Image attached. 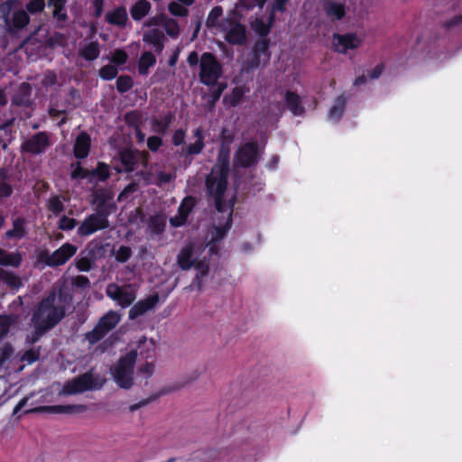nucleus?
Returning <instances> with one entry per match:
<instances>
[{
	"label": "nucleus",
	"mask_w": 462,
	"mask_h": 462,
	"mask_svg": "<svg viewBox=\"0 0 462 462\" xmlns=\"http://www.w3.org/2000/svg\"><path fill=\"white\" fill-rule=\"evenodd\" d=\"M105 20L110 25L117 26L121 29L125 28L129 21L125 6L120 5L108 11L106 14Z\"/></svg>",
	"instance_id": "4be33fe9"
},
{
	"label": "nucleus",
	"mask_w": 462,
	"mask_h": 462,
	"mask_svg": "<svg viewBox=\"0 0 462 462\" xmlns=\"http://www.w3.org/2000/svg\"><path fill=\"white\" fill-rule=\"evenodd\" d=\"M78 247L70 243H65L52 254L42 250L39 254V261L47 266L56 268L65 264L77 253Z\"/></svg>",
	"instance_id": "9d476101"
},
{
	"label": "nucleus",
	"mask_w": 462,
	"mask_h": 462,
	"mask_svg": "<svg viewBox=\"0 0 462 462\" xmlns=\"http://www.w3.org/2000/svg\"><path fill=\"white\" fill-rule=\"evenodd\" d=\"M197 259L194 258V246L192 244L183 247L178 256L177 262L181 270L188 271L195 264Z\"/></svg>",
	"instance_id": "393cba45"
},
{
	"label": "nucleus",
	"mask_w": 462,
	"mask_h": 462,
	"mask_svg": "<svg viewBox=\"0 0 462 462\" xmlns=\"http://www.w3.org/2000/svg\"><path fill=\"white\" fill-rule=\"evenodd\" d=\"M193 266L195 267V269L198 272L195 276V281L197 282L199 289L200 290L201 284H202V279L208 275V273L209 272V266L205 259L200 260V261L196 260L195 264Z\"/></svg>",
	"instance_id": "a18cd8bd"
},
{
	"label": "nucleus",
	"mask_w": 462,
	"mask_h": 462,
	"mask_svg": "<svg viewBox=\"0 0 462 462\" xmlns=\"http://www.w3.org/2000/svg\"><path fill=\"white\" fill-rule=\"evenodd\" d=\"M114 192L110 189L99 188L92 194L91 205L94 207L95 213L106 218L117 210L116 203L114 199Z\"/></svg>",
	"instance_id": "9b49d317"
},
{
	"label": "nucleus",
	"mask_w": 462,
	"mask_h": 462,
	"mask_svg": "<svg viewBox=\"0 0 462 462\" xmlns=\"http://www.w3.org/2000/svg\"><path fill=\"white\" fill-rule=\"evenodd\" d=\"M27 235L26 219L23 217H17L13 219V228L5 233V238L7 240H21Z\"/></svg>",
	"instance_id": "b1692460"
},
{
	"label": "nucleus",
	"mask_w": 462,
	"mask_h": 462,
	"mask_svg": "<svg viewBox=\"0 0 462 462\" xmlns=\"http://www.w3.org/2000/svg\"><path fill=\"white\" fill-rule=\"evenodd\" d=\"M71 168H73V170L70 173V178L74 180L96 177L98 181L104 182L110 178L109 166L103 162H98L97 167L91 171L83 168L79 162L71 163Z\"/></svg>",
	"instance_id": "f8f14e48"
},
{
	"label": "nucleus",
	"mask_w": 462,
	"mask_h": 462,
	"mask_svg": "<svg viewBox=\"0 0 462 462\" xmlns=\"http://www.w3.org/2000/svg\"><path fill=\"white\" fill-rule=\"evenodd\" d=\"M175 121V113L169 111L167 114L160 116V118H153L152 125L154 127L155 132L164 135L168 133L171 125Z\"/></svg>",
	"instance_id": "c85d7f7f"
},
{
	"label": "nucleus",
	"mask_w": 462,
	"mask_h": 462,
	"mask_svg": "<svg viewBox=\"0 0 462 462\" xmlns=\"http://www.w3.org/2000/svg\"><path fill=\"white\" fill-rule=\"evenodd\" d=\"M147 148L152 152H157L163 144L162 138L158 135H152L147 138Z\"/></svg>",
	"instance_id": "052dcab7"
},
{
	"label": "nucleus",
	"mask_w": 462,
	"mask_h": 462,
	"mask_svg": "<svg viewBox=\"0 0 462 462\" xmlns=\"http://www.w3.org/2000/svg\"><path fill=\"white\" fill-rule=\"evenodd\" d=\"M51 142L47 132H38L21 144V152L32 155H39L44 153L51 146Z\"/></svg>",
	"instance_id": "ddd939ff"
},
{
	"label": "nucleus",
	"mask_w": 462,
	"mask_h": 462,
	"mask_svg": "<svg viewBox=\"0 0 462 462\" xmlns=\"http://www.w3.org/2000/svg\"><path fill=\"white\" fill-rule=\"evenodd\" d=\"M156 63V57L151 51H144L138 60V72L146 76L149 69Z\"/></svg>",
	"instance_id": "58836bf2"
},
{
	"label": "nucleus",
	"mask_w": 462,
	"mask_h": 462,
	"mask_svg": "<svg viewBox=\"0 0 462 462\" xmlns=\"http://www.w3.org/2000/svg\"><path fill=\"white\" fill-rule=\"evenodd\" d=\"M0 281L13 290H18L23 286V282L19 275L3 268H0Z\"/></svg>",
	"instance_id": "72a5a7b5"
},
{
	"label": "nucleus",
	"mask_w": 462,
	"mask_h": 462,
	"mask_svg": "<svg viewBox=\"0 0 462 462\" xmlns=\"http://www.w3.org/2000/svg\"><path fill=\"white\" fill-rule=\"evenodd\" d=\"M123 287L116 283H110L106 286V293L109 298L116 301Z\"/></svg>",
	"instance_id": "774afa93"
},
{
	"label": "nucleus",
	"mask_w": 462,
	"mask_h": 462,
	"mask_svg": "<svg viewBox=\"0 0 462 462\" xmlns=\"http://www.w3.org/2000/svg\"><path fill=\"white\" fill-rule=\"evenodd\" d=\"M134 86V81L131 76L129 75H121L116 79V90L120 94L126 93L129 91Z\"/></svg>",
	"instance_id": "3c124183"
},
{
	"label": "nucleus",
	"mask_w": 462,
	"mask_h": 462,
	"mask_svg": "<svg viewBox=\"0 0 462 462\" xmlns=\"http://www.w3.org/2000/svg\"><path fill=\"white\" fill-rule=\"evenodd\" d=\"M22 261L23 258L20 253H9L5 249L0 248V265L19 267Z\"/></svg>",
	"instance_id": "c9c22d12"
},
{
	"label": "nucleus",
	"mask_w": 462,
	"mask_h": 462,
	"mask_svg": "<svg viewBox=\"0 0 462 462\" xmlns=\"http://www.w3.org/2000/svg\"><path fill=\"white\" fill-rule=\"evenodd\" d=\"M320 5L326 17L332 23L342 21L346 15L345 3L335 0H321Z\"/></svg>",
	"instance_id": "a211bd4d"
},
{
	"label": "nucleus",
	"mask_w": 462,
	"mask_h": 462,
	"mask_svg": "<svg viewBox=\"0 0 462 462\" xmlns=\"http://www.w3.org/2000/svg\"><path fill=\"white\" fill-rule=\"evenodd\" d=\"M119 161L123 170H117L118 172H133L141 164L147 168L150 161V154L147 151H140L135 148H123L119 152Z\"/></svg>",
	"instance_id": "6e6552de"
},
{
	"label": "nucleus",
	"mask_w": 462,
	"mask_h": 462,
	"mask_svg": "<svg viewBox=\"0 0 462 462\" xmlns=\"http://www.w3.org/2000/svg\"><path fill=\"white\" fill-rule=\"evenodd\" d=\"M30 23V17L27 12L24 10H17L13 14L12 26L9 27L8 31L13 32L14 30L19 31L25 28Z\"/></svg>",
	"instance_id": "4c0bfd02"
},
{
	"label": "nucleus",
	"mask_w": 462,
	"mask_h": 462,
	"mask_svg": "<svg viewBox=\"0 0 462 462\" xmlns=\"http://www.w3.org/2000/svg\"><path fill=\"white\" fill-rule=\"evenodd\" d=\"M166 227V218L162 214H156L150 217L148 228L152 236H161L164 233Z\"/></svg>",
	"instance_id": "473e14b6"
},
{
	"label": "nucleus",
	"mask_w": 462,
	"mask_h": 462,
	"mask_svg": "<svg viewBox=\"0 0 462 462\" xmlns=\"http://www.w3.org/2000/svg\"><path fill=\"white\" fill-rule=\"evenodd\" d=\"M10 125L11 124H4L0 125V132H2V134H0V143L4 151H6L8 145L11 143V138L7 142L5 140V137H11L12 135V131L9 129Z\"/></svg>",
	"instance_id": "bf43d9fd"
},
{
	"label": "nucleus",
	"mask_w": 462,
	"mask_h": 462,
	"mask_svg": "<svg viewBox=\"0 0 462 462\" xmlns=\"http://www.w3.org/2000/svg\"><path fill=\"white\" fill-rule=\"evenodd\" d=\"M223 15V8L220 5L214 6L208 14L206 26L209 29L217 25L218 19Z\"/></svg>",
	"instance_id": "8fccbe9b"
},
{
	"label": "nucleus",
	"mask_w": 462,
	"mask_h": 462,
	"mask_svg": "<svg viewBox=\"0 0 462 462\" xmlns=\"http://www.w3.org/2000/svg\"><path fill=\"white\" fill-rule=\"evenodd\" d=\"M159 300L160 297L158 293H153L152 295L147 296L143 300H138L130 309L128 313L129 319L132 320L136 319L137 318L144 315L149 310H153L159 303Z\"/></svg>",
	"instance_id": "6ab92c4d"
},
{
	"label": "nucleus",
	"mask_w": 462,
	"mask_h": 462,
	"mask_svg": "<svg viewBox=\"0 0 462 462\" xmlns=\"http://www.w3.org/2000/svg\"><path fill=\"white\" fill-rule=\"evenodd\" d=\"M125 125L131 128H138L143 124V116L140 111L132 110L124 116Z\"/></svg>",
	"instance_id": "c03bdc74"
},
{
	"label": "nucleus",
	"mask_w": 462,
	"mask_h": 462,
	"mask_svg": "<svg viewBox=\"0 0 462 462\" xmlns=\"http://www.w3.org/2000/svg\"><path fill=\"white\" fill-rule=\"evenodd\" d=\"M39 357H40L39 349L35 350L33 348H30L23 354L21 359H22V361H25L28 364H32V363L36 362L39 359Z\"/></svg>",
	"instance_id": "69168bd1"
},
{
	"label": "nucleus",
	"mask_w": 462,
	"mask_h": 462,
	"mask_svg": "<svg viewBox=\"0 0 462 462\" xmlns=\"http://www.w3.org/2000/svg\"><path fill=\"white\" fill-rule=\"evenodd\" d=\"M462 25V14L456 15L442 23V27L447 31L455 30Z\"/></svg>",
	"instance_id": "0e129e2a"
},
{
	"label": "nucleus",
	"mask_w": 462,
	"mask_h": 462,
	"mask_svg": "<svg viewBox=\"0 0 462 462\" xmlns=\"http://www.w3.org/2000/svg\"><path fill=\"white\" fill-rule=\"evenodd\" d=\"M137 353L129 351L122 356L117 363L111 368V374L117 385L123 389H130L134 383V369L136 363Z\"/></svg>",
	"instance_id": "7ed1b4c3"
},
{
	"label": "nucleus",
	"mask_w": 462,
	"mask_h": 462,
	"mask_svg": "<svg viewBox=\"0 0 462 462\" xmlns=\"http://www.w3.org/2000/svg\"><path fill=\"white\" fill-rule=\"evenodd\" d=\"M49 409L59 413H79L86 411V406L82 404L55 405Z\"/></svg>",
	"instance_id": "09e8293b"
},
{
	"label": "nucleus",
	"mask_w": 462,
	"mask_h": 462,
	"mask_svg": "<svg viewBox=\"0 0 462 462\" xmlns=\"http://www.w3.org/2000/svg\"><path fill=\"white\" fill-rule=\"evenodd\" d=\"M168 11L171 14L177 17H186L189 14V10L177 2H171L168 5Z\"/></svg>",
	"instance_id": "4d7b16f0"
},
{
	"label": "nucleus",
	"mask_w": 462,
	"mask_h": 462,
	"mask_svg": "<svg viewBox=\"0 0 462 462\" xmlns=\"http://www.w3.org/2000/svg\"><path fill=\"white\" fill-rule=\"evenodd\" d=\"M73 300V295L65 288H60L56 292V304L65 309V312L69 310Z\"/></svg>",
	"instance_id": "ea45409f"
},
{
	"label": "nucleus",
	"mask_w": 462,
	"mask_h": 462,
	"mask_svg": "<svg viewBox=\"0 0 462 462\" xmlns=\"http://www.w3.org/2000/svg\"><path fill=\"white\" fill-rule=\"evenodd\" d=\"M11 177L8 167L3 166L0 168V201L10 198L14 193Z\"/></svg>",
	"instance_id": "a878e982"
},
{
	"label": "nucleus",
	"mask_w": 462,
	"mask_h": 462,
	"mask_svg": "<svg viewBox=\"0 0 462 462\" xmlns=\"http://www.w3.org/2000/svg\"><path fill=\"white\" fill-rule=\"evenodd\" d=\"M245 96V90L242 87H235L229 95H226L223 98L224 103H228L235 107L239 105Z\"/></svg>",
	"instance_id": "79ce46f5"
},
{
	"label": "nucleus",
	"mask_w": 462,
	"mask_h": 462,
	"mask_svg": "<svg viewBox=\"0 0 462 462\" xmlns=\"http://www.w3.org/2000/svg\"><path fill=\"white\" fill-rule=\"evenodd\" d=\"M85 253V251L81 252V254L75 259L76 268L80 272L90 271L95 262L94 250H88L86 255H84Z\"/></svg>",
	"instance_id": "2f4dec72"
},
{
	"label": "nucleus",
	"mask_w": 462,
	"mask_h": 462,
	"mask_svg": "<svg viewBox=\"0 0 462 462\" xmlns=\"http://www.w3.org/2000/svg\"><path fill=\"white\" fill-rule=\"evenodd\" d=\"M206 189L210 197H212L215 200L216 209L220 213L227 212L230 208L232 210V206L229 207L225 200V193L227 189V184L222 183H211L210 179L205 180Z\"/></svg>",
	"instance_id": "f3484780"
},
{
	"label": "nucleus",
	"mask_w": 462,
	"mask_h": 462,
	"mask_svg": "<svg viewBox=\"0 0 462 462\" xmlns=\"http://www.w3.org/2000/svg\"><path fill=\"white\" fill-rule=\"evenodd\" d=\"M45 8L44 0H30L26 4V10L31 14L42 13Z\"/></svg>",
	"instance_id": "13d9d810"
},
{
	"label": "nucleus",
	"mask_w": 462,
	"mask_h": 462,
	"mask_svg": "<svg viewBox=\"0 0 462 462\" xmlns=\"http://www.w3.org/2000/svg\"><path fill=\"white\" fill-rule=\"evenodd\" d=\"M187 131L183 128L176 129L171 136V143L174 146H181L180 155L190 163L194 156L199 155L206 147L205 131L201 126L192 131L193 143L186 144Z\"/></svg>",
	"instance_id": "f03ea898"
},
{
	"label": "nucleus",
	"mask_w": 462,
	"mask_h": 462,
	"mask_svg": "<svg viewBox=\"0 0 462 462\" xmlns=\"http://www.w3.org/2000/svg\"><path fill=\"white\" fill-rule=\"evenodd\" d=\"M152 5L147 0H137L130 8V14L133 20L141 21L151 11Z\"/></svg>",
	"instance_id": "7c9ffc66"
},
{
	"label": "nucleus",
	"mask_w": 462,
	"mask_h": 462,
	"mask_svg": "<svg viewBox=\"0 0 462 462\" xmlns=\"http://www.w3.org/2000/svg\"><path fill=\"white\" fill-rule=\"evenodd\" d=\"M120 321V315L109 310L102 316L94 328L86 333V339L90 345H95L103 339Z\"/></svg>",
	"instance_id": "0eeeda50"
},
{
	"label": "nucleus",
	"mask_w": 462,
	"mask_h": 462,
	"mask_svg": "<svg viewBox=\"0 0 462 462\" xmlns=\"http://www.w3.org/2000/svg\"><path fill=\"white\" fill-rule=\"evenodd\" d=\"M132 254V249L126 245H120L115 252L116 260L121 263H126L131 258Z\"/></svg>",
	"instance_id": "6e6d98bb"
},
{
	"label": "nucleus",
	"mask_w": 462,
	"mask_h": 462,
	"mask_svg": "<svg viewBox=\"0 0 462 462\" xmlns=\"http://www.w3.org/2000/svg\"><path fill=\"white\" fill-rule=\"evenodd\" d=\"M105 380L98 375L95 376L93 370H89L79 376L69 380L62 388L65 395H75L87 391L97 390L102 388Z\"/></svg>",
	"instance_id": "39448f33"
},
{
	"label": "nucleus",
	"mask_w": 462,
	"mask_h": 462,
	"mask_svg": "<svg viewBox=\"0 0 462 462\" xmlns=\"http://www.w3.org/2000/svg\"><path fill=\"white\" fill-rule=\"evenodd\" d=\"M262 158L260 147L256 142H247L235 152L233 164L236 168H251L255 166Z\"/></svg>",
	"instance_id": "423d86ee"
},
{
	"label": "nucleus",
	"mask_w": 462,
	"mask_h": 462,
	"mask_svg": "<svg viewBox=\"0 0 462 462\" xmlns=\"http://www.w3.org/2000/svg\"><path fill=\"white\" fill-rule=\"evenodd\" d=\"M14 322V319L12 315H0V328H2L3 335L8 332Z\"/></svg>",
	"instance_id": "338daca9"
},
{
	"label": "nucleus",
	"mask_w": 462,
	"mask_h": 462,
	"mask_svg": "<svg viewBox=\"0 0 462 462\" xmlns=\"http://www.w3.org/2000/svg\"><path fill=\"white\" fill-rule=\"evenodd\" d=\"M128 55L126 51L122 49H117L114 51L111 61L117 66H121L126 63Z\"/></svg>",
	"instance_id": "680f3d73"
},
{
	"label": "nucleus",
	"mask_w": 462,
	"mask_h": 462,
	"mask_svg": "<svg viewBox=\"0 0 462 462\" xmlns=\"http://www.w3.org/2000/svg\"><path fill=\"white\" fill-rule=\"evenodd\" d=\"M284 100L287 108L295 116H302L305 112V108L301 104L300 97L293 91L287 90L284 96Z\"/></svg>",
	"instance_id": "bb28decb"
},
{
	"label": "nucleus",
	"mask_w": 462,
	"mask_h": 462,
	"mask_svg": "<svg viewBox=\"0 0 462 462\" xmlns=\"http://www.w3.org/2000/svg\"><path fill=\"white\" fill-rule=\"evenodd\" d=\"M118 69L115 65L107 64L99 69V77L105 80H112L116 78Z\"/></svg>",
	"instance_id": "5fc2aeb1"
},
{
	"label": "nucleus",
	"mask_w": 462,
	"mask_h": 462,
	"mask_svg": "<svg viewBox=\"0 0 462 462\" xmlns=\"http://www.w3.org/2000/svg\"><path fill=\"white\" fill-rule=\"evenodd\" d=\"M143 42L152 45L154 51L161 54L164 50V33L159 29H152L145 32L143 35Z\"/></svg>",
	"instance_id": "5701e85b"
},
{
	"label": "nucleus",
	"mask_w": 462,
	"mask_h": 462,
	"mask_svg": "<svg viewBox=\"0 0 462 462\" xmlns=\"http://www.w3.org/2000/svg\"><path fill=\"white\" fill-rule=\"evenodd\" d=\"M91 148V138L87 132H81L75 139L73 145V155L78 160L86 159Z\"/></svg>",
	"instance_id": "412c9836"
},
{
	"label": "nucleus",
	"mask_w": 462,
	"mask_h": 462,
	"mask_svg": "<svg viewBox=\"0 0 462 462\" xmlns=\"http://www.w3.org/2000/svg\"><path fill=\"white\" fill-rule=\"evenodd\" d=\"M223 76V65L217 56L209 51L203 52L200 56L199 78L200 83L208 87H213Z\"/></svg>",
	"instance_id": "20e7f679"
},
{
	"label": "nucleus",
	"mask_w": 462,
	"mask_h": 462,
	"mask_svg": "<svg viewBox=\"0 0 462 462\" xmlns=\"http://www.w3.org/2000/svg\"><path fill=\"white\" fill-rule=\"evenodd\" d=\"M271 41L269 38H262L255 42L252 49V58L249 60V68L257 69L261 64V56L265 55L267 60L270 58Z\"/></svg>",
	"instance_id": "aec40b11"
},
{
	"label": "nucleus",
	"mask_w": 462,
	"mask_h": 462,
	"mask_svg": "<svg viewBox=\"0 0 462 462\" xmlns=\"http://www.w3.org/2000/svg\"><path fill=\"white\" fill-rule=\"evenodd\" d=\"M100 54L99 44L97 42H91L86 45L81 51L80 55L88 61L95 60Z\"/></svg>",
	"instance_id": "a19ab883"
},
{
	"label": "nucleus",
	"mask_w": 462,
	"mask_h": 462,
	"mask_svg": "<svg viewBox=\"0 0 462 462\" xmlns=\"http://www.w3.org/2000/svg\"><path fill=\"white\" fill-rule=\"evenodd\" d=\"M226 22L230 28L226 31L225 40L232 45H244L247 40V31L245 24L241 23L235 18H227Z\"/></svg>",
	"instance_id": "dca6fc26"
},
{
	"label": "nucleus",
	"mask_w": 462,
	"mask_h": 462,
	"mask_svg": "<svg viewBox=\"0 0 462 462\" xmlns=\"http://www.w3.org/2000/svg\"><path fill=\"white\" fill-rule=\"evenodd\" d=\"M363 42V39L358 37L356 32L338 33L332 35V49L339 54H346L348 51L358 49Z\"/></svg>",
	"instance_id": "4468645a"
},
{
	"label": "nucleus",
	"mask_w": 462,
	"mask_h": 462,
	"mask_svg": "<svg viewBox=\"0 0 462 462\" xmlns=\"http://www.w3.org/2000/svg\"><path fill=\"white\" fill-rule=\"evenodd\" d=\"M175 389L176 388L165 386V387L162 388L159 392L150 395L148 398L143 399L136 403L130 405L129 410H130V411L134 412V411L148 405L149 403L156 401L161 396L166 395V394L173 392Z\"/></svg>",
	"instance_id": "f704fd0d"
},
{
	"label": "nucleus",
	"mask_w": 462,
	"mask_h": 462,
	"mask_svg": "<svg viewBox=\"0 0 462 462\" xmlns=\"http://www.w3.org/2000/svg\"><path fill=\"white\" fill-rule=\"evenodd\" d=\"M78 222L75 218L62 216L59 221V228L65 231H69L75 228Z\"/></svg>",
	"instance_id": "e2e57ef3"
},
{
	"label": "nucleus",
	"mask_w": 462,
	"mask_h": 462,
	"mask_svg": "<svg viewBox=\"0 0 462 462\" xmlns=\"http://www.w3.org/2000/svg\"><path fill=\"white\" fill-rule=\"evenodd\" d=\"M32 88L28 83H23L12 98V104L17 106L30 107L32 106Z\"/></svg>",
	"instance_id": "cd10ccee"
},
{
	"label": "nucleus",
	"mask_w": 462,
	"mask_h": 462,
	"mask_svg": "<svg viewBox=\"0 0 462 462\" xmlns=\"http://www.w3.org/2000/svg\"><path fill=\"white\" fill-rule=\"evenodd\" d=\"M163 27H164V30L166 32V33L175 39L179 36L180 34V25L178 23V22L172 18H167L165 19L164 21V23H163Z\"/></svg>",
	"instance_id": "864d4df0"
},
{
	"label": "nucleus",
	"mask_w": 462,
	"mask_h": 462,
	"mask_svg": "<svg viewBox=\"0 0 462 462\" xmlns=\"http://www.w3.org/2000/svg\"><path fill=\"white\" fill-rule=\"evenodd\" d=\"M230 147L220 145L217 156L216 164L210 174L206 180H211V183L228 184V175L230 171Z\"/></svg>",
	"instance_id": "1a4fd4ad"
},
{
	"label": "nucleus",
	"mask_w": 462,
	"mask_h": 462,
	"mask_svg": "<svg viewBox=\"0 0 462 462\" xmlns=\"http://www.w3.org/2000/svg\"><path fill=\"white\" fill-rule=\"evenodd\" d=\"M135 300L134 292L131 291H127L125 289H122L120 291L118 298L116 300L117 304L122 308H126L130 306Z\"/></svg>",
	"instance_id": "603ef678"
},
{
	"label": "nucleus",
	"mask_w": 462,
	"mask_h": 462,
	"mask_svg": "<svg viewBox=\"0 0 462 462\" xmlns=\"http://www.w3.org/2000/svg\"><path fill=\"white\" fill-rule=\"evenodd\" d=\"M346 102L347 97L344 94L338 96L328 111V118L336 123L339 122L344 116Z\"/></svg>",
	"instance_id": "c756f323"
},
{
	"label": "nucleus",
	"mask_w": 462,
	"mask_h": 462,
	"mask_svg": "<svg viewBox=\"0 0 462 462\" xmlns=\"http://www.w3.org/2000/svg\"><path fill=\"white\" fill-rule=\"evenodd\" d=\"M252 30L262 38H268L267 36L271 32L270 25H267L266 23L260 17L255 18L251 23Z\"/></svg>",
	"instance_id": "37998d69"
},
{
	"label": "nucleus",
	"mask_w": 462,
	"mask_h": 462,
	"mask_svg": "<svg viewBox=\"0 0 462 462\" xmlns=\"http://www.w3.org/2000/svg\"><path fill=\"white\" fill-rule=\"evenodd\" d=\"M46 207L49 211H51L53 215L58 216L65 210V206L61 201V199L58 195H53L50 197L47 201Z\"/></svg>",
	"instance_id": "de8ad7c7"
},
{
	"label": "nucleus",
	"mask_w": 462,
	"mask_h": 462,
	"mask_svg": "<svg viewBox=\"0 0 462 462\" xmlns=\"http://www.w3.org/2000/svg\"><path fill=\"white\" fill-rule=\"evenodd\" d=\"M196 206V199L193 196H186L180 202L178 208V213L189 218V216L192 212Z\"/></svg>",
	"instance_id": "49530a36"
},
{
	"label": "nucleus",
	"mask_w": 462,
	"mask_h": 462,
	"mask_svg": "<svg viewBox=\"0 0 462 462\" xmlns=\"http://www.w3.org/2000/svg\"><path fill=\"white\" fill-rule=\"evenodd\" d=\"M65 309L56 304V291H50L36 305L31 319L38 334H45L54 328L65 317Z\"/></svg>",
	"instance_id": "f257e3e1"
},
{
	"label": "nucleus",
	"mask_w": 462,
	"mask_h": 462,
	"mask_svg": "<svg viewBox=\"0 0 462 462\" xmlns=\"http://www.w3.org/2000/svg\"><path fill=\"white\" fill-rule=\"evenodd\" d=\"M109 226L108 218L94 212L84 218L78 227L77 234L79 236H88L97 231L108 228Z\"/></svg>",
	"instance_id": "2eb2a0df"
},
{
	"label": "nucleus",
	"mask_w": 462,
	"mask_h": 462,
	"mask_svg": "<svg viewBox=\"0 0 462 462\" xmlns=\"http://www.w3.org/2000/svg\"><path fill=\"white\" fill-rule=\"evenodd\" d=\"M232 212L233 210H229L224 225L214 227L210 240L219 243L226 237L227 232L232 226Z\"/></svg>",
	"instance_id": "e433bc0d"
}]
</instances>
